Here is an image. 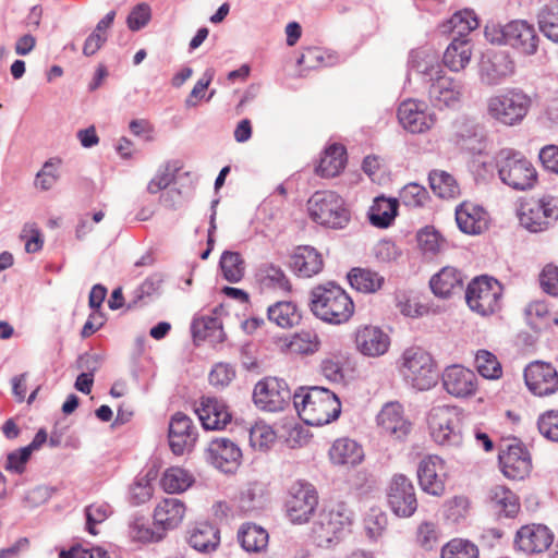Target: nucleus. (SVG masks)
I'll return each instance as SVG.
<instances>
[{"label":"nucleus","instance_id":"f3484780","mask_svg":"<svg viewBox=\"0 0 558 558\" xmlns=\"http://www.w3.org/2000/svg\"><path fill=\"white\" fill-rule=\"evenodd\" d=\"M524 379L529 390L538 397L553 395L558 389V373L549 363H531L524 371Z\"/></svg>","mask_w":558,"mask_h":558},{"label":"nucleus","instance_id":"bb28decb","mask_svg":"<svg viewBox=\"0 0 558 558\" xmlns=\"http://www.w3.org/2000/svg\"><path fill=\"white\" fill-rule=\"evenodd\" d=\"M456 221L462 232L480 234L487 229L488 215L482 206L464 202L456 209Z\"/></svg>","mask_w":558,"mask_h":558},{"label":"nucleus","instance_id":"4c0bfd02","mask_svg":"<svg viewBox=\"0 0 558 558\" xmlns=\"http://www.w3.org/2000/svg\"><path fill=\"white\" fill-rule=\"evenodd\" d=\"M398 211V199L378 196L374 199L368 211V218L373 226L387 228L396 218Z\"/></svg>","mask_w":558,"mask_h":558},{"label":"nucleus","instance_id":"58836bf2","mask_svg":"<svg viewBox=\"0 0 558 558\" xmlns=\"http://www.w3.org/2000/svg\"><path fill=\"white\" fill-rule=\"evenodd\" d=\"M348 280L353 289L364 293H375L385 283V277L379 272L359 267L351 269Z\"/></svg>","mask_w":558,"mask_h":558},{"label":"nucleus","instance_id":"864d4df0","mask_svg":"<svg viewBox=\"0 0 558 558\" xmlns=\"http://www.w3.org/2000/svg\"><path fill=\"white\" fill-rule=\"evenodd\" d=\"M441 558H478V549L470 541L456 538L442 547Z\"/></svg>","mask_w":558,"mask_h":558},{"label":"nucleus","instance_id":"a19ab883","mask_svg":"<svg viewBox=\"0 0 558 558\" xmlns=\"http://www.w3.org/2000/svg\"><path fill=\"white\" fill-rule=\"evenodd\" d=\"M492 508L499 514L507 518L514 517L519 511L517 496L505 486H496L489 493Z\"/></svg>","mask_w":558,"mask_h":558},{"label":"nucleus","instance_id":"aec40b11","mask_svg":"<svg viewBox=\"0 0 558 558\" xmlns=\"http://www.w3.org/2000/svg\"><path fill=\"white\" fill-rule=\"evenodd\" d=\"M444 389L452 397L468 398L477 390V377L474 372L462 365L448 366L441 376Z\"/></svg>","mask_w":558,"mask_h":558},{"label":"nucleus","instance_id":"69168bd1","mask_svg":"<svg viewBox=\"0 0 558 558\" xmlns=\"http://www.w3.org/2000/svg\"><path fill=\"white\" fill-rule=\"evenodd\" d=\"M418 245L425 254H436L444 246L441 235L434 229H424L417 234Z\"/></svg>","mask_w":558,"mask_h":558},{"label":"nucleus","instance_id":"c756f323","mask_svg":"<svg viewBox=\"0 0 558 558\" xmlns=\"http://www.w3.org/2000/svg\"><path fill=\"white\" fill-rule=\"evenodd\" d=\"M186 507L178 498H165L155 508L154 522L163 530H173L178 527L185 515Z\"/></svg>","mask_w":558,"mask_h":558},{"label":"nucleus","instance_id":"0eeeda50","mask_svg":"<svg viewBox=\"0 0 558 558\" xmlns=\"http://www.w3.org/2000/svg\"><path fill=\"white\" fill-rule=\"evenodd\" d=\"M311 218L325 227L343 229L351 219L343 198L332 191H318L308 199Z\"/></svg>","mask_w":558,"mask_h":558},{"label":"nucleus","instance_id":"7ed1b4c3","mask_svg":"<svg viewBox=\"0 0 558 558\" xmlns=\"http://www.w3.org/2000/svg\"><path fill=\"white\" fill-rule=\"evenodd\" d=\"M500 181L515 191L532 190L537 183V171L533 163L512 148H502L495 156Z\"/></svg>","mask_w":558,"mask_h":558},{"label":"nucleus","instance_id":"e433bc0d","mask_svg":"<svg viewBox=\"0 0 558 558\" xmlns=\"http://www.w3.org/2000/svg\"><path fill=\"white\" fill-rule=\"evenodd\" d=\"M472 56L471 44L465 38H453L444 53V64L451 71L463 70L470 62Z\"/></svg>","mask_w":558,"mask_h":558},{"label":"nucleus","instance_id":"9b49d317","mask_svg":"<svg viewBox=\"0 0 558 558\" xmlns=\"http://www.w3.org/2000/svg\"><path fill=\"white\" fill-rule=\"evenodd\" d=\"M501 295V284L487 276L473 279L465 291L469 307L482 316L494 314L500 308Z\"/></svg>","mask_w":558,"mask_h":558},{"label":"nucleus","instance_id":"20e7f679","mask_svg":"<svg viewBox=\"0 0 558 558\" xmlns=\"http://www.w3.org/2000/svg\"><path fill=\"white\" fill-rule=\"evenodd\" d=\"M485 37L492 44L509 46L525 57L534 56L539 45L535 27L524 20H514L505 25H487Z\"/></svg>","mask_w":558,"mask_h":558},{"label":"nucleus","instance_id":"f257e3e1","mask_svg":"<svg viewBox=\"0 0 558 558\" xmlns=\"http://www.w3.org/2000/svg\"><path fill=\"white\" fill-rule=\"evenodd\" d=\"M299 416L310 426H323L338 418L341 403L336 393L324 387L299 388L293 393Z\"/></svg>","mask_w":558,"mask_h":558},{"label":"nucleus","instance_id":"052dcab7","mask_svg":"<svg viewBox=\"0 0 558 558\" xmlns=\"http://www.w3.org/2000/svg\"><path fill=\"white\" fill-rule=\"evenodd\" d=\"M537 427L546 439L558 442V411L550 410L539 415Z\"/></svg>","mask_w":558,"mask_h":558},{"label":"nucleus","instance_id":"ea45409f","mask_svg":"<svg viewBox=\"0 0 558 558\" xmlns=\"http://www.w3.org/2000/svg\"><path fill=\"white\" fill-rule=\"evenodd\" d=\"M345 165V148L340 144H332L326 148L317 167L322 177L332 178L339 174Z\"/></svg>","mask_w":558,"mask_h":558},{"label":"nucleus","instance_id":"412c9836","mask_svg":"<svg viewBox=\"0 0 558 558\" xmlns=\"http://www.w3.org/2000/svg\"><path fill=\"white\" fill-rule=\"evenodd\" d=\"M417 478L425 493L441 496L445 493L444 460L436 454L423 458L417 466Z\"/></svg>","mask_w":558,"mask_h":558},{"label":"nucleus","instance_id":"473e14b6","mask_svg":"<svg viewBox=\"0 0 558 558\" xmlns=\"http://www.w3.org/2000/svg\"><path fill=\"white\" fill-rule=\"evenodd\" d=\"M187 543L197 551H214L220 543L219 530L208 522H197L189 531Z\"/></svg>","mask_w":558,"mask_h":558},{"label":"nucleus","instance_id":"de8ad7c7","mask_svg":"<svg viewBox=\"0 0 558 558\" xmlns=\"http://www.w3.org/2000/svg\"><path fill=\"white\" fill-rule=\"evenodd\" d=\"M220 268L229 282H239L244 276V260L238 252L225 251L220 257Z\"/></svg>","mask_w":558,"mask_h":558},{"label":"nucleus","instance_id":"37998d69","mask_svg":"<svg viewBox=\"0 0 558 558\" xmlns=\"http://www.w3.org/2000/svg\"><path fill=\"white\" fill-rule=\"evenodd\" d=\"M194 481V476L187 470L172 466L165 471L160 483L167 493L179 494L190 488Z\"/></svg>","mask_w":558,"mask_h":558},{"label":"nucleus","instance_id":"1a4fd4ad","mask_svg":"<svg viewBox=\"0 0 558 558\" xmlns=\"http://www.w3.org/2000/svg\"><path fill=\"white\" fill-rule=\"evenodd\" d=\"M401 372L405 380L417 390H427L436 384L437 373L432 355L425 350L409 348L402 355Z\"/></svg>","mask_w":558,"mask_h":558},{"label":"nucleus","instance_id":"774afa93","mask_svg":"<svg viewBox=\"0 0 558 558\" xmlns=\"http://www.w3.org/2000/svg\"><path fill=\"white\" fill-rule=\"evenodd\" d=\"M151 496L153 486L146 476L138 477L130 487V498L135 505L146 502Z\"/></svg>","mask_w":558,"mask_h":558},{"label":"nucleus","instance_id":"b1692460","mask_svg":"<svg viewBox=\"0 0 558 558\" xmlns=\"http://www.w3.org/2000/svg\"><path fill=\"white\" fill-rule=\"evenodd\" d=\"M464 93L461 82L440 74L428 86V98L432 105L442 109L457 106Z\"/></svg>","mask_w":558,"mask_h":558},{"label":"nucleus","instance_id":"c85d7f7f","mask_svg":"<svg viewBox=\"0 0 558 558\" xmlns=\"http://www.w3.org/2000/svg\"><path fill=\"white\" fill-rule=\"evenodd\" d=\"M290 267L299 277L311 278L322 271L324 259L315 247L301 245L291 255Z\"/></svg>","mask_w":558,"mask_h":558},{"label":"nucleus","instance_id":"e2e57ef3","mask_svg":"<svg viewBox=\"0 0 558 558\" xmlns=\"http://www.w3.org/2000/svg\"><path fill=\"white\" fill-rule=\"evenodd\" d=\"M151 19L150 7L145 3L136 4L130 12L126 19L128 27L132 32H137L145 27Z\"/></svg>","mask_w":558,"mask_h":558},{"label":"nucleus","instance_id":"3c124183","mask_svg":"<svg viewBox=\"0 0 558 558\" xmlns=\"http://www.w3.org/2000/svg\"><path fill=\"white\" fill-rule=\"evenodd\" d=\"M457 144L472 154H481L485 148L484 135L475 125H465L464 130L456 132Z\"/></svg>","mask_w":558,"mask_h":558},{"label":"nucleus","instance_id":"09e8293b","mask_svg":"<svg viewBox=\"0 0 558 558\" xmlns=\"http://www.w3.org/2000/svg\"><path fill=\"white\" fill-rule=\"evenodd\" d=\"M264 484L259 482L247 483L240 492V508L245 512L262 508L264 504Z\"/></svg>","mask_w":558,"mask_h":558},{"label":"nucleus","instance_id":"a211bd4d","mask_svg":"<svg viewBox=\"0 0 558 558\" xmlns=\"http://www.w3.org/2000/svg\"><path fill=\"white\" fill-rule=\"evenodd\" d=\"M514 72V62L506 51H487L481 61L480 76L484 84H500Z\"/></svg>","mask_w":558,"mask_h":558},{"label":"nucleus","instance_id":"338daca9","mask_svg":"<svg viewBox=\"0 0 558 558\" xmlns=\"http://www.w3.org/2000/svg\"><path fill=\"white\" fill-rule=\"evenodd\" d=\"M235 372L231 365L218 363L209 373V383L217 388H225L233 380Z\"/></svg>","mask_w":558,"mask_h":558},{"label":"nucleus","instance_id":"49530a36","mask_svg":"<svg viewBox=\"0 0 558 558\" xmlns=\"http://www.w3.org/2000/svg\"><path fill=\"white\" fill-rule=\"evenodd\" d=\"M428 180L433 192L441 198H452L459 194L454 178L445 171H432Z\"/></svg>","mask_w":558,"mask_h":558},{"label":"nucleus","instance_id":"f03ea898","mask_svg":"<svg viewBox=\"0 0 558 558\" xmlns=\"http://www.w3.org/2000/svg\"><path fill=\"white\" fill-rule=\"evenodd\" d=\"M311 311L323 322L340 325L354 314V303L350 295L335 282L314 287L311 291Z\"/></svg>","mask_w":558,"mask_h":558},{"label":"nucleus","instance_id":"72a5a7b5","mask_svg":"<svg viewBox=\"0 0 558 558\" xmlns=\"http://www.w3.org/2000/svg\"><path fill=\"white\" fill-rule=\"evenodd\" d=\"M462 277L458 269L444 267L430 278L429 286L433 293L439 298H449L462 289Z\"/></svg>","mask_w":558,"mask_h":558},{"label":"nucleus","instance_id":"ddd939ff","mask_svg":"<svg viewBox=\"0 0 558 558\" xmlns=\"http://www.w3.org/2000/svg\"><path fill=\"white\" fill-rule=\"evenodd\" d=\"M558 219V204L551 196H543L522 207L520 225L530 232H543Z\"/></svg>","mask_w":558,"mask_h":558},{"label":"nucleus","instance_id":"2f4dec72","mask_svg":"<svg viewBox=\"0 0 558 558\" xmlns=\"http://www.w3.org/2000/svg\"><path fill=\"white\" fill-rule=\"evenodd\" d=\"M410 71L421 75L426 83L433 82L437 76L442 74V68L438 56L425 49L414 50L409 59Z\"/></svg>","mask_w":558,"mask_h":558},{"label":"nucleus","instance_id":"6e6d98bb","mask_svg":"<svg viewBox=\"0 0 558 558\" xmlns=\"http://www.w3.org/2000/svg\"><path fill=\"white\" fill-rule=\"evenodd\" d=\"M60 159H49L46 161L36 175L35 185L43 191L50 190L59 180Z\"/></svg>","mask_w":558,"mask_h":558},{"label":"nucleus","instance_id":"2eb2a0df","mask_svg":"<svg viewBox=\"0 0 558 558\" xmlns=\"http://www.w3.org/2000/svg\"><path fill=\"white\" fill-rule=\"evenodd\" d=\"M387 497L390 509L400 518H409L416 511L417 500L414 485L403 474H396L392 477Z\"/></svg>","mask_w":558,"mask_h":558},{"label":"nucleus","instance_id":"a18cd8bd","mask_svg":"<svg viewBox=\"0 0 558 558\" xmlns=\"http://www.w3.org/2000/svg\"><path fill=\"white\" fill-rule=\"evenodd\" d=\"M537 24L547 39L558 44V3L543 5L537 13Z\"/></svg>","mask_w":558,"mask_h":558},{"label":"nucleus","instance_id":"4d7b16f0","mask_svg":"<svg viewBox=\"0 0 558 558\" xmlns=\"http://www.w3.org/2000/svg\"><path fill=\"white\" fill-rule=\"evenodd\" d=\"M85 514L87 531L90 534L96 535L97 531L95 530V526L108 519L111 514V508L106 502H95L85 509Z\"/></svg>","mask_w":558,"mask_h":558},{"label":"nucleus","instance_id":"bf43d9fd","mask_svg":"<svg viewBox=\"0 0 558 558\" xmlns=\"http://www.w3.org/2000/svg\"><path fill=\"white\" fill-rule=\"evenodd\" d=\"M276 439V434L270 426L256 424L250 429L251 446L258 450L267 449Z\"/></svg>","mask_w":558,"mask_h":558},{"label":"nucleus","instance_id":"4468645a","mask_svg":"<svg viewBox=\"0 0 558 558\" xmlns=\"http://www.w3.org/2000/svg\"><path fill=\"white\" fill-rule=\"evenodd\" d=\"M498 459L501 472L510 480H523L531 472L530 452L517 439L500 446Z\"/></svg>","mask_w":558,"mask_h":558},{"label":"nucleus","instance_id":"5701e85b","mask_svg":"<svg viewBox=\"0 0 558 558\" xmlns=\"http://www.w3.org/2000/svg\"><path fill=\"white\" fill-rule=\"evenodd\" d=\"M356 350L368 357L384 355L390 347L389 336L379 327L373 325L360 326L354 333Z\"/></svg>","mask_w":558,"mask_h":558},{"label":"nucleus","instance_id":"393cba45","mask_svg":"<svg viewBox=\"0 0 558 558\" xmlns=\"http://www.w3.org/2000/svg\"><path fill=\"white\" fill-rule=\"evenodd\" d=\"M554 535L542 524L522 526L518 532L514 544L518 549L526 554H538L546 550L553 543Z\"/></svg>","mask_w":558,"mask_h":558},{"label":"nucleus","instance_id":"79ce46f5","mask_svg":"<svg viewBox=\"0 0 558 558\" xmlns=\"http://www.w3.org/2000/svg\"><path fill=\"white\" fill-rule=\"evenodd\" d=\"M268 319L281 328H290L299 324L301 314L293 302L280 301L267 310Z\"/></svg>","mask_w":558,"mask_h":558},{"label":"nucleus","instance_id":"0e129e2a","mask_svg":"<svg viewBox=\"0 0 558 558\" xmlns=\"http://www.w3.org/2000/svg\"><path fill=\"white\" fill-rule=\"evenodd\" d=\"M21 239L25 241V251L27 253H36L43 248V234L34 222H27L23 226Z\"/></svg>","mask_w":558,"mask_h":558},{"label":"nucleus","instance_id":"13d9d810","mask_svg":"<svg viewBox=\"0 0 558 558\" xmlns=\"http://www.w3.org/2000/svg\"><path fill=\"white\" fill-rule=\"evenodd\" d=\"M298 63L306 69H315L320 65L330 66L335 63V58L330 54L325 56L319 48L311 47L304 50Z\"/></svg>","mask_w":558,"mask_h":558},{"label":"nucleus","instance_id":"cd10ccee","mask_svg":"<svg viewBox=\"0 0 558 558\" xmlns=\"http://www.w3.org/2000/svg\"><path fill=\"white\" fill-rule=\"evenodd\" d=\"M377 423L384 433L402 439L411 429V424L404 418L403 408L399 402L386 403L377 415Z\"/></svg>","mask_w":558,"mask_h":558},{"label":"nucleus","instance_id":"6e6552de","mask_svg":"<svg viewBox=\"0 0 558 558\" xmlns=\"http://www.w3.org/2000/svg\"><path fill=\"white\" fill-rule=\"evenodd\" d=\"M352 522V512L342 504L323 509L314 522L312 533L319 546L339 541Z\"/></svg>","mask_w":558,"mask_h":558},{"label":"nucleus","instance_id":"f704fd0d","mask_svg":"<svg viewBox=\"0 0 558 558\" xmlns=\"http://www.w3.org/2000/svg\"><path fill=\"white\" fill-rule=\"evenodd\" d=\"M238 539L244 550L260 553L267 548L269 535L260 525L248 522L239 529Z\"/></svg>","mask_w":558,"mask_h":558},{"label":"nucleus","instance_id":"9d476101","mask_svg":"<svg viewBox=\"0 0 558 558\" xmlns=\"http://www.w3.org/2000/svg\"><path fill=\"white\" fill-rule=\"evenodd\" d=\"M318 494L313 484L306 481L294 482L288 490L284 511L292 524H305L315 513Z\"/></svg>","mask_w":558,"mask_h":558},{"label":"nucleus","instance_id":"c9c22d12","mask_svg":"<svg viewBox=\"0 0 558 558\" xmlns=\"http://www.w3.org/2000/svg\"><path fill=\"white\" fill-rule=\"evenodd\" d=\"M256 281L263 289L290 292L291 283L284 271L274 264L260 265L256 271Z\"/></svg>","mask_w":558,"mask_h":558},{"label":"nucleus","instance_id":"680f3d73","mask_svg":"<svg viewBox=\"0 0 558 558\" xmlns=\"http://www.w3.org/2000/svg\"><path fill=\"white\" fill-rule=\"evenodd\" d=\"M439 541V531L435 523L433 522H422L416 531V542L417 544L426 549H433Z\"/></svg>","mask_w":558,"mask_h":558},{"label":"nucleus","instance_id":"603ef678","mask_svg":"<svg viewBox=\"0 0 558 558\" xmlns=\"http://www.w3.org/2000/svg\"><path fill=\"white\" fill-rule=\"evenodd\" d=\"M475 367L481 376L487 379H497L502 368L497 357L486 350H480L475 355Z\"/></svg>","mask_w":558,"mask_h":558},{"label":"nucleus","instance_id":"dca6fc26","mask_svg":"<svg viewBox=\"0 0 558 558\" xmlns=\"http://www.w3.org/2000/svg\"><path fill=\"white\" fill-rule=\"evenodd\" d=\"M400 124L409 132L416 134L429 130L436 122V117L427 110L424 101L408 99L398 109Z\"/></svg>","mask_w":558,"mask_h":558},{"label":"nucleus","instance_id":"f8f14e48","mask_svg":"<svg viewBox=\"0 0 558 558\" xmlns=\"http://www.w3.org/2000/svg\"><path fill=\"white\" fill-rule=\"evenodd\" d=\"M293 398L290 388L283 379L267 377L259 380L253 390L255 405L267 412L283 411Z\"/></svg>","mask_w":558,"mask_h":558},{"label":"nucleus","instance_id":"39448f33","mask_svg":"<svg viewBox=\"0 0 558 558\" xmlns=\"http://www.w3.org/2000/svg\"><path fill=\"white\" fill-rule=\"evenodd\" d=\"M432 439L445 448H459L463 442L462 414L459 408L437 405L427 415Z\"/></svg>","mask_w":558,"mask_h":558},{"label":"nucleus","instance_id":"8fccbe9b","mask_svg":"<svg viewBox=\"0 0 558 558\" xmlns=\"http://www.w3.org/2000/svg\"><path fill=\"white\" fill-rule=\"evenodd\" d=\"M288 347L292 353L308 355L319 350L320 340L315 331L301 330L291 338Z\"/></svg>","mask_w":558,"mask_h":558},{"label":"nucleus","instance_id":"4be33fe9","mask_svg":"<svg viewBox=\"0 0 558 558\" xmlns=\"http://www.w3.org/2000/svg\"><path fill=\"white\" fill-rule=\"evenodd\" d=\"M208 460L226 474L234 473L241 463L242 451L239 446L227 438H217L208 447Z\"/></svg>","mask_w":558,"mask_h":558},{"label":"nucleus","instance_id":"5fc2aeb1","mask_svg":"<svg viewBox=\"0 0 558 558\" xmlns=\"http://www.w3.org/2000/svg\"><path fill=\"white\" fill-rule=\"evenodd\" d=\"M428 199L427 190L417 184V183H409L402 187L400 191V201L407 207H422Z\"/></svg>","mask_w":558,"mask_h":558},{"label":"nucleus","instance_id":"7c9ffc66","mask_svg":"<svg viewBox=\"0 0 558 558\" xmlns=\"http://www.w3.org/2000/svg\"><path fill=\"white\" fill-rule=\"evenodd\" d=\"M329 459L335 465L355 466L364 459L362 446L351 438H338L329 449Z\"/></svg>","mask_w":558,"mask_h":558},{"label":"nucleus","instance_id":"423d86ee","mask_svg":"<svg viewBox=\"0 0 558 558\" xmlns=\"http://www.w3.org/2000/svg\"><path fill=\"white\" fill-rule=\"evenodd\" d=\"M531 105V97L522 89L508 88L487 99V113L496 122L513 126L523 121Z\"/></svg>","mask_w":558,"mask_h":558},{"label":"nucleus","instance_id":"6ab92c4d","mask_svg":"<svg viewBox=\"0 0 558 558\" xmlns=\"http://www.w3.org/2000/svg\"><path fill=\"white\" fill-rule=\"evenodd\" d=\"M169 446L177 456L189 452L197 439V432L192 420L182 412L172 415L169 423Z\"/></svg>","mask_w":558,"mask_h":558},{"label":"nucleus","instance_id":"c03bdc74","mask_svg":"<svg viewBox=\"0 0 558 558\" xmlns=\"http://www.w3.org/2000/svg\"><path fill=\"white\" fill-rule=\"evenodd\" d=\"M478 26V20L475 13L471 10H462L456 12L442 25L444 32H450L457 35V38H465V36Z\"/></svg>","mask_w":558,"mask_h":558},{"label":"nucleus","instance_id":"a878e982","mask_svg":"<svg viewBox=\"0 0 558 558\" xmlns=\"http://www.w3.org/2000/svg\"><path fill=\"white\" fill-rule=\"evenodd\" d=\"M205 429L225 428L231 422V413L226 403L215 397H203L195 410Z\"/></svg>","mask_w":558,"mask_h":558}]
</instances>
